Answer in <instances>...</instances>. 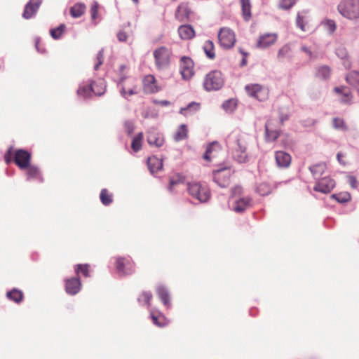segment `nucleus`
Masks as SVG:
<instances>
[{
    "label": "nucleus",
    "instance_id": "1",
    "mask_svg": "<svg viewBox=\"0 0 359 359\" xmlns=\"http://www.w3.org/2000/svg\"><path fill=\"white\" fill-rule=\"evenodd\" d=\"M226 144L235 161L239 163L247 162L248 157L246 152V141L243 135L235 133L231 134L226 140Z\"/></svg>",
    "mask_w": 359,
    "mask_h": 359
},
{
    "label": "nucleus",
    "instance_id": "2",
    "mask_svg": "<svg viewBox=\"0 0 359 359\" xmlns=\"http://www.w3.org/2000/svg\"><path fill=\"white\" fill-rule=\"evenodd\" d=\"M243 192V189L240 186H236L232 189L233 203L231 209L237 212H243L245 210L252 206V198L249 196L238 197Z\"/></svg>",
    "mask_w": 359,
    "mask_h": 359
},
{
    "label": "nucleus",
    "instance_id": "3",
    "mask_svg": "<svg viewBox=\"0 0 359 359\" xmlns=\"http://www.w3.org/2000/svg\"><path fill=\"white\" fill-rule=\"evenodd\" d=\"M339 13L349 20L359 18V0H341L337 6Z\"/></svg>",
    "mask_w": 359,
    "mask_h": 359
},
{
    "label": "nucleus",
    "instance_id": "4",
    "mask_svg": "<svg viewBox=\"0 0 359 359\" xmlns=\"http://www.w3.org/2000/svg\"><path fill=\"white\" fill-rule=\"evenodd\" d=\"M224 78L221 72L211 71L207 74L203 81V87L207 91L218 90L224 86Z\"/></svg>",
    "mask_w": 359,
    "mask_h": 359
},
{
    "label": "nucleus",
    "instance_id": "5",
    "mask_svg": "<svg viewBox=\"0 0 359 359\" xmlns=\"http://www.w3.org/2000/svg\"><path fill=\"white\" fill-rule=\"evenodd\" d=\"M154 63L158 70L167 69L170 62L171 51L165 46H161L154 50Z\"/></svg>",
    "mask_w": 359,
    "mask_h": 359
},
{
    "label": "nucleus",
    "instance_id": "6",
    "mask_svg": "<svg viewBox=\"0 0 359 359\" xmlns=\"http://www.w3.org/2000/svg\"><path fill=\"white\" fill-rule=\"evenodd\" d=\"M187 189L189 194L201 203L206 202L210 196V191L205 184L197 182L189 183Z\"/></svg>",
    "mask_w": 359,
    "mask_h": 359
},
{
    "label": "nucleus",
    "instance_id": "7",
    "mask_svg": "<svg viewBox=\"0 0 359 359\" xmlns=\"http://www.w3.org/2000/svg\"><path fill=\"white\" fill-rule=\"evenodd\" d=\"M245 90L250 97L259 101H264L269 97L268 88L257 83L248 84L245 86Z\"/></svg>",
    "mask_w": 359,
    "mask_h": 359
},
{
    "label": "nucleus",
    "instance_id": "8",
    "mask_svg": "<svg viewBox=\"0 0 359 359\" xmlns=\"http://www.w3.org/2000/svg\"><path fill=\"white\" fill-rule=\"evenodd\" d=\"M124 79L125 76H121L118 82V86L121 96L125 99L128 100L130 96L137 95L139 93V88L135 79H129V81L131 83V88H128V83H125Z\"/></svg>",
    "mask_w": 359,
    "mask_h": 359
},
{
    "label": "nucleus",
    "instance_id": "9",
    "mask_svg": "<svg viewBox=\"0 0 359 359\" xmlns=\"http://www.w3.org/2000/svg\"><path fill=\"white\" fill-rule=\"evenodd\" d=\"M218 39L220 46L224 49L232 48L236 42L234 32L227 27L220 29L218 33Z\"/></svg>",
    "mask_w": 359,
    "mask_h": 359
},
{
    "label": "nucleus",
    "instance_id": "10",
    "mask_svg": "<svg viewBox=\"0 0 359 359\" xmlns=\"http://www.w3.org/2000/svg\"><path fill=\"white\" fill-rule=\"evenodd\" d=\"M180 74L184 80H189L194 76V62L190 57L184 56L181 58Z\"/></svg>",
    "mask_w": 359,
    "mask_h": 359
},
{
    "label": "nucleus",
    "instance_id": "11",
    "mask_svg": "<svg viewBox=\"0 0 359 359\" xmlns=\"http://www.w3.org/2000/svg\"><path fill=\"white\" fill-rule=\"evenodd\" d=\"M143 89L145 93L152 94L159 92L162 88L158 85L155 77L149 74L143 79Z\"/></svg>",
    "mask_w": 359,
    "mask_h": 359
},
{
    "label": "nucleus",
    "instance_id": "12",
    "mask_svg": "<svg viewBox=\"0 0 359 359\" xmlns=\"http://www.w3.org/2000/svg\"><path fill=\"white\" fill-rule=\"evenodd\" d=\"M277 39L278 34L276 33L264 34L258 38L256 46L260 49H266L273 45L277 41Z\"/></svg>",
    "mask_w": 359,
    "mask_h": 359
},
{
    "label": "nucleus",
    "instance_id": "13",
    "mask_svg": "<svg viewBox=\"0 0 359 359\" xmlns=\"http://www.w3.org/2000/svg\"><path fill=\"white\" fill-rule=\"evenodd\" d=\"M335 186V182L334 180L331 179L329 177H325L320 179L313 189L316 191H319L323 194H327L330 192Z\"/></svg>",
    "mask_w": 359,
    "mask_h": 359
},
{
    "label": "nucleus",
    "instance_id": "14",
    "mask_svg": "<svg viewBox=\"0 0 359 359\" xmlns=\"http://www.w3.org/2000/svg\"><path fill=\"white\" fill-rule=\"evenodd\" d=\"M213 180L221 187H226L229 184V170H217L213 172Z\"/></svg>",
    "mask_w": 359,
    "mask_h": 359
},
{
    "label": "nucleus",
    "instance_id": "15",
    "mask_svg": "<svg viewBox=\"0 0 359 359\" xmlns=\"http://www.w3.org/2000/svg\"><path fill=\"white\" fill-rule=\"evenodd\" d=\"M30 154L25 150L19 149L15 154V163L21 169L28 167L30 161Z\"/></svg>",
    "mask_w": 359,
    "mask_h": 359
},
{
    "label": "nucleus",
    "instance_id": "16",
    "mask_svg": "<svg viewBox=\"0 0 359 359\" xmlns=\"http://www.w3.org/2000/svg\"><path fill=\"white\" fill-rule=\"evenodd\" d=\"M147 142L150 146L161 147L164 144V137L156 129L151 128L148 131Z\"/></svg>",
    "mask_w": 359,
    "mask_h": 359
},
{
    "label": "nucleus",
    "instance_id": "17",
    "mask_svg": "<svg viewBox=\"0 0 359 359\" xmlns=\"http://www.w3.org/2000/svg\"><path fill=\"white\" fill-rule=\"evenodd\" d=\"M41 0H29L25 5L22 17L25 19H30L35 15L41 4Z\"/></svg>",
    "mask_w": 359,
    "mask_h": 359
},
{
    "label": "nucleus",
    "instance_id": "18",
    "mask_svg": "<svg viewBox=\"0 0 359 359\" xmlns=\"http://www.w3.org/2000/svg\"><path fill=\"white\" fill-rule=\"evenodd\" d=\"M116 270L120 275L130 274L133 271V264L124 258L118 257L116 259Z\"/></svg>",
    "mask_w": 359,
    "mask_h": 359
},
{
    "label": "nucleus",
    "instance_id": "19",
    "mask_svg": "<svg viewBox=\"0 0 359 359\" xmlns=\"http://www.w3.org/2000/svg\"><path fill=\"white\" fill-rule=\"evenodd\" d=\"M81 282L78 278H72L66 280L65 290L67 293L74 295L81 290Z\"/></svg>",
    "mask_w": 359,
    "mask_h": 359
},
{
    "label": "nucleus",
    "instance_id": "20",
    "mask_svg": "<svg viewBox=\"0 0 359 359\" xmlns=\"http://www.w3.org/2000/svg\"><path fill=\"white\" fill-rule=\"evenodd\" d=\"M275 158L277 165L280 168H287L290 165L291 156L288 153L285 151H276L275 154Z\"/></svg>",
    "mask_w": 359,
    "mask_h": 359
},
{
    "label": "nucleus",
    "instance_id": "21",
    "mask_svg": "<svg viewBox=\"0 0 359 359\" xmlns=\"http://www.w3.org/2000/svg\"><path fill=\"white\" fill-rule=\"evenodd\" d=\"M191 13V11L189 4L187 3H182L177 8L175 16L179 20L183 21L190 17Z\"/></svg>",
    "mask_w": 359,
    "mask_h": 359
},
{
    "label": "nucleus",
    "instance_id": "22",
    "mask_svg": "<svg viewBox=\"0 0 359 359\" xmlns=\"http://www.w3.org/2000/svg\"><path fill=\"white\" fill-rule=\"evenodd\" d=\"M180 37L183 40H189L194 37L195 32L191 25H181L178 28Z\"/></svg>",
    "mask_w": 359,
    "mask_h": 359
},
{
    "label": "nucleus",
    "instance_id": "23",
    "mask_svg": "<svg viewBox=\"0 0 359 359\" xmlns=\"http://www.w3.org/2000/svg\"><path fill=\"white\" fill-rule=\"evenodd\" d=\"M147 165L150 172L154 174L162 169L163 161L161 158L152 156L148 158Z\"/></svg>",
    "mask_w": 359,
    "mask_h": 359
},
{
    "label": "nucleus",
    "instance_id": "24",
    "mask_svg": "<svg viewBox=\"0 0 359 359\" xmlns=\"http://www.w3.org/2000/svg\"><path fill=\"white\" fill-rule=\"evenodd\" d=\"M334 91L341 94L340 101L344 104H349L351 102L352 95L350 90L345 87H336Z\"/></svg>",
    "mask_w": 359,
    "mask_h": 359
},
{
    "label": "nucleus",
    "instance_id": "25",
    "mask_svg": "<svg viewBox=\"0 0 359 359\" xmlns=\"http://www.w3.org/2000/svg\"><path fill=\"white\" fill-rule=\"evenodd\" d=\"M292 57V48L289 43L283 45L278 51L277 58L280 61H283L286 58Z\"/></svg>",
    "mask_w": 359,
    "mask_h": 359
},
{
    "label": "nucleus",
    "instance_id": "26",
    "mask_svg": "<svg viewBox=\"0 0 359 359\" xmlns=\"http://www.w3.org/2000/svg\"><path fill=\"white\" fill-rule=\"evenodd\" d=\"M106 85L103 80L90 83V90L95 95L100 96L105 92Z\"/></svg>",
    "mask_w": 359,
    "mask_h": 359
},
{
    "label": "nucleus",
    "instance_id": "27",
    "mask_svg": "<svg viewBox=\"0 0 359 359\" xmlns=\"http://www.w3.org/2000/svg\"><path fill=\"white\" fill-rule=\"evenodd\" d=\"M157 293L164 305L169 308L170 306V302L168 290L163 286H158L157 288Z\"/></svg>",
    "mask_w": 359,
    "mask_h": 359
},
{
    "label": "nucleus",
    "instance_id": "28",
    "mask_svg": "<svg viewBox=\"0 0 359 359\" xmlns=\"http://www.w3.org/2000/svg\"><path fill=\"white\" fill-rule=\"evenodd\" d=\"M86 11V6L83 3H76L70 8V14L73 18L81 17Z\"/></svg>",
    "mask_w": 359,
    "mask_h": 359
},
{
    "label": "nucleus",
    "instance_id": "29",
    "mask_svg": "<svg viewBox=\"0 0 359 359\" xmlns=\"http://www.w3.org/2000/svg\"><path fill=\"white\" fill-rule=\"evenodd\" d=\"M346 81L359 91V72L353 71L349 72L346 77Z\"/></svg>",
    "mask_w": 359,
    "mask_h": 359
},
{
    "label": "nucleus",
    "instance_id": "30",
    "mask_svg": "<svg viewBox=\"0 0 359 359\" xmlns=\"http://www.w3.org/2000/svg\"><path fill=\"white\" fill-rule=\"evenodd\" d=\"M203 49L206 55V56L213 60L215 57V46L212 41L208 40L205 41Z\"/></svg>",
    "mask_w": 359,
    "mask_h": 359
},
{
    "label": "nucleus",
    "instance_id": "31",
    "mask_svg": "<svg viewBox=\"0 0 359 359\" xmlns=\"http://www.w3.org/2000/svg\"><path fill=\"white\" fill-rule=\"evenodd\" d=\"M242 14L245 20L248 21L251 18V4L250 0H241Z\"/></svg>",
    "mask_w": 359,
    "mask_h": 359
},
{
    "label": "nucleus",
    "instance_id": "32",
    "mask_svg": "<svg viewBox=\"0 0 359 359\" xmlns=\"http://www.w3.org/2000/svg\"><path fill=\"white\" fill-rule=\"evenodd\" d=\"M326 165L324 163H318L309 168L311 172L316 179L320 177L324 173Z\"/></svg>",
    "mask_w": 359,
    "mask_h": 359
},
{
    "label": "nucleus",
    "instance_id": "33",
    "mask_svg": "<svg viewBox=\"0 0 359 359\" xmlns=\"http://www.w3.org/2000/svg\"><path fill=\"white\" fill-rule=\"evenodd\" d=\"M27 179H36L39 182L43 181L39 170L37 167L34 165H28L27 167Z\"/></svg>",
    "mask_w": 359,
    "mask_h": 359
},
{
    "label": "nucleus",
    "instance_id": "34",
    "mask_svg": "<svg viewBox=\"0 0 359 359\" xmlns=\"http://www.w3.org/2000/svg\"><path fill=\"white\" fill-rule=\"evenodd\" d=\"M143 140V133H139L134 137L131 143L132 149L135 152L139 151L142 149V144Z\"/></svg>",
    "mask_w": 359,
    "mask_h": 359
},
{
    "label": "nucleus",
    "instance_id": "35",
    "mask_svg": "<svg viewBox=\"0 0 359 359\" xmlns=\"http://www.w3.org/2000/svg\"><path fill=\"white\" fill-rule=\"evenodd\" d=\"M187 128L185 124H182L177 131L174 135V139L176 142H180L187 138Z\"/></svg>",
    "mask_w": 359,
    "mask_h": 359
},
{
    "label": "nucleus",
    "instance_id": "36",
    "mask_svg": "<svg viewBox=\"0 0 359 359\" xmlns=\"http://www.w3.org/2000/svg\"><path fill=\"white\" fill-rule=\"evenodd\" d=\"M7 297L11 300L16 303H20L23 297V294L21 291L13 289V290L7 292Z\"/></svg>",
    "mask_w": 359,
    "mask_h": 359
},
{
    "label": "nucleus",
    "instance_id": "37",
    "mask_svg": "<svg viewBox=\"0 0 359 359\" xmlns=\"http://www.w3.org/2000/svg\"><path fill=\"white\" fill-rule=\"evenodd\" d=\"M198 108V104L196 102H191L186 107L181 108L180 112L184 116H188L192 112L196 111Z\"/></svg>",
    "mask_w": 359,
    "mask_h": 359
},
{
    "label": "nucleus",
    "instance_id": "38",
    "mask_svg": "<svg viewBox=\"0 0 359 359\" xmlns=\"http://www.w3.org/2000/svg\"><path fill=\"white\" fill-rule=\"evenodd\" d=\"M65 29L66 25L65 24H61L57 27L51 29L50 30V34L54 39H59L65 32Z\"/></svg>",
    "mask_w": 359,
    "mask_h": 359
},
{
    "label": "nucleus",
    "instance_id": "39",
    "mask_svg": "<svg viewBox=\"0 0 359 359\" xmlns=\"http://www.w3.org/2000/svg\"><path fill=\"white\" fill-rule=\"evenodd\" d=\"M331 197L340 203H344L351 200V195L348 192H341L336 194H332Z\"/></svg>",
    "mask_w": 359,
    "mask_h": 359
},
{
    "label": "nucleus",
    "instance_id": "40",
    "mask_svg": "<svg viewBox=\"0 0 359 359\" xmlns=\"http://www.w3.org/2000/svg\"><path fill=\"white\" fill-rule=\"evenodd\" d=\"M236 106L237 101L234 99H229L228 100H226L222 104V108L224 109V110L229 113L233 112L236 109Z\"/></svg>",
    "mask_w": 359,
    "mask_h": 359
},
{
    "label": "nucleus",
    "instance_id": "41",
    "mask_svg": "<svg viewBox=\"0 0 359 359\" xmlns=\"http://www.w3.org/2000/svg\"><path fill=\"white\" fill-rule=\"evenodd\" d=\"M257 192L261 196H266L271 191V186L266 182L260 183L257 187Z\"/></svg>",
    "mask_w": 359,
    "mask_h": 359
},
{
    "label": "nucleus",
    "instance_id": "42",
    "mask_svg": "<svg viewBox=\"0 0 359 359\" xmlns=\"http://www.w3.org/2000/svg\"><path fill=\"white\" fill-rule=\"evenodd\" d=\"M92 93L90 90V83L88 86L81 85L79 86L77 90V94L79 97L87 98Z\"/></svg>",
    "mask_w": 359,
    "mask_h": 359
},
{
    "label": "nucleus",
    "instance_id": "43",
    "mask_svg": "<svg viewBox=\"0 0 359 359\" xmlns=\"http://www.w3.org/2000/svg\"><path fill=\"white\" fill-rule=\"evenodd\" d=\"M100 200L103 205H109L112 202V195L106 189H103L100 193Z\"/></svg>",
    "mask_w": 359,
    "mask_h": 359
},
{
    "label": "nucleus",
    "instance_id": "44",
    "mask_svg": "<svg viewBox=\"0 0 359 359\" xmlns=\"http://www.w3.org/2000/svg\"><path fill=\"white\" fill-rule=\"evenodd\" d=\"M151 317L152 318L154 324L157 326L163 327L168 323L166 318L163 315L156 316L152 312L151 313Z\"/></svg>",
    "mask_w": 359,
    "mask_h": 359
},
{
    "label": "nucleus",
    "instance_id": "45",
    "mask_svg": "<svg viewBox=\"0 0 359 359\" xmlns=\"http://www.w3.org/2000/svg\"><path fill=\"white\" fill-rule=\"evenodd\" d=\"M330 74V69L327 66L319 67L317 69L316 75L318 77L326 79L329 78Z\"/></svg>",
    "mask_w": 359,
    "mask_h": 359
},
{
    "label": "nucleus",
    "instance_id": "46",
    "mask_svg": "<svg viewBox=\"0 0 359 359\" xmlns=\"http://www.w3.org/2000/svg\"><path fill=\"white\" fill-rule=\"evenodd\" d=\"M333 127L339 130L346 131L348 130V127L346 125L344 119L340 118H334L332 121Z\"/></svg>",
    "mask_w": 359,
    "mask_h": 359
},
{
    "label": "nucleus",
    "instance_id": "47",
    "mask_svg": "<svg viewBox=\"0 0 359 359\" xmlns=\"http://www.w3.org/2000/svg\"><path fill=\"white\" fill-rule=\"evenodd\" d=\"M266 137L269 141H275L279 137V132L277 130H271L269 128V123L266 124Z\"/></svg>",
    "mask_w": 359,
    "mask_h": 359
},
{
    "label": "nucleus",
    "instance_id": "48",
    "mask_svg": "<svg viewBox=\"0 0 359 359\" xmlns=\"http://www.w3.org/2000/svg\"><path fill=\"white\" fill-rule=\"evenodd\" d=\"M325 29L330 33L332 34L334 32L337 28V25L335 22L333 20H325L323 22Z\"/></svg>",
    "mask_w": 359,
    "mask_h": 359
},
{
    "label": "nucleus",
    "instance_id": "49",
    "mask_svg": "<svg viewBox=\"0 0 359 359\" xmlns=\"http://www.w3.org/2000/svg\"><path fill=\"white\" fill-rule=\"evenodd\" d=\"M88 267V264H78L75 266V272L76 274H79L81 271L85 277H88L90 276Z\"/></svg>",
    "mask_w": 359,
    "mask_h": 359
},
{
    "label": "nucleus",
    "instance_id": "50",
    "mask_svg": "<svg viewBox=\"0 0 359 359\" xmlns=\"http://www.w3.org/2000/svg\"><path fill=\"white\" fill-rule=\"evenodd\" d=\"M152 297V294L149 292H144L139 297H138V302L140 303H142L144 302L145 304H148L149 306L150 300Z\"/></svg>",
    "mask_w": 359,
    "mask_h": 359
},
{
    "label": "nucleus",
    "instance_id": "51",
    "mask_svg": "<svg viewBox=\"0 0 359 359\" xmlns=\"http://www.w3.org/2000/svg\"><path fill=\"white\" fill-rule=\"evenodd\" d=\"M158 116V112L151 108H148L146 111L142 113V116L144 118H156Z\"/></svg>",
    "mask_w": 359,
    "mask_h": 359
},
{
    "label": "nucleus",
    "instance_id": "52",
    "mask_svg": "<svg viewBox=\"0 0 359 359\" xmlns=\"http://www.w3.org/2000/svg\"><path fill=\"white\" fill-rule=\"evenodd\" d=\"M295 3V0H280V7L283 9L290 8Z\"/></svg>",
    "mask_w": 359,
    "mask_h": 359
},
{
    "label": "nucleus",
    "instance_id": "53",
    "mask_svg": "<svg viewBox=\"0 0 359 359\" xmlns=\"http://www.w3.org/2000/svg\"><path fill=\"white\" fill-rule=\"evenodd\" d=\"M97 63L95 65L94 69L97 70L99 67L102 64L103 60H104V50L103 49H101L97 55Z\"/></svg>",
    "mask_w": 359,
    "mask_h": 359
},
{
    "label": "nucleus",
    "instance_id": "54",
    "mask_svg": "<svg viewBox=\"0 0 359 359\" xmlns=\"http://www.w3.org/2000/svg\"><path fill=\"white\" fill-rule=\"evenodd\" d=\"M218 144L217 142H212L210 144L206 149L205 153L203 155V158L205 160L210 161L211 158L210 154L212 152V149L213 147H217Z\"/></svg>",
    "mask_w": 359,
    "mask_h": 359
},
{
    "label": "nucleus",
    "instance_id": "55",
    "mask_svg": "<svg viewBox=\"0 0 359 359\" xmlns=\"http://www.w3.org/2000/svg\"><path fill=\"white\" fill-rule=\"evenodd\" d=\"M182 182H183V179L180 176H177V179H174V178L170 179V187H169L170 191H171L172 190V188L175 185H177L178 184H180V183H182Z\"/></svg>",
    "mask_w": 359,
    "mask_h": 359
},
{
    "label": "nucleus",
    "instance_id": "56",
    "mask_svg": "<svg viewBox=\"0 0 359 359\" xmlns=\"http://www.w3.org/2000/svg\"><path fill=\"white\" fill-rule=\"evenodd\" d=\"M126 130L129 135H131L135 129L134 123L131 121H127L124 123Z\"/></svg>",
    "mask_w": 359,
    "mask_h": 359
},
{
    "label": "nucleus",
    "instance_id": "57",
    "mask_svg": "<svg viewBox=\"0 0 359 359\" xmlns=\"http://www.w3.org/2000/svg\"><path fill=\"white\" fill-rule=\"evenodd\" d=\"M91 18L95 20L98 14V4L95 2L90 8Z\"/></svg>",
    "mask_w": 359,
    "mask_h": 359
},
{
    "label": "nucleus",
    "instance_id": "58",
    "mask_svg": "<svg viewBox=\"0 0 359 359\" xmlns=\"http://www.w3.org/2000/svg\"><path fill=\"white\" fill-rule=\"evenodd\" d=\"M128 35L123 31L119 32L117 34V39L121 42H125L127 41Z\"/></svg>",
    "mask_w": 359,
    "mask_h": 359
},
{
    "label": "nucleus",
    "instance_id": "59",
    "mask_svg": "<svg viewBox=\"0 0 359 359\" xmlns=\"http://www.w3.org/2000/svg\"><path fill=\"white\" fill-rule=\"evenodd\" d=\"M336 54L341 59H345L347 56L346 50L343 48H337L336 50Z\"/></svg>",
    "mask_w": 359,
    "mask_h": 359
},
{
    "label": "nucleus",
    "instance_id": "60",
    "mask_svg": "<svg viewBox=\"0 0 359 359\" xmlns=\"http://www.w3.org/2000/svg\"><path fill=\"white\" fill-rule=\"evenodd\" d=\"M348 182L351 186V187L355 189L358 187V181L356 178L353 176H348Z\"/></svg>",
    "mask_w": 359,
    "mask_h": 359
},
{
    "label": "nucleus",
    "instance_id": "61",
    "mask_svg": "<svg viewBox=\"0 0 359 359\" xmlns=\"http://www.w3.org/2000/svg\"><path fill=\"white\" fill-rule=\"evenodd\" d=\"M297 25L302 30H305L304 25L303 24V18L300 17V15H298L297 18Z\"/></svg>",
    "mask_w": 359,
    "mask_h": 359
},
{
    "label": "nucleus",
    "instance_id": "62",
    "mask_svg": "<svg viewBox=\"0 0 359 359\" xmlns=\"http://www.w3.org/2000/svg\"><path fill=\"white\" fill-rule=\"evenodd\" d=\"M154 102L156 104H158L161 106H169L170 104V102L168 100H155Z\"/></svg>",
    "mask_w": 359,
    "mask_h": 359
},
{
    "label": "nucleus",
    "instance_id": "63",
    "mask_svg": "<svg viewBox=\"0 0 359 359\" xmlns=\"http://www.w3.org/2000/svg\"><path fill=\"white\" fill-rule=\"evenodd\" d=\"M301 49L302 51H304L306 54H308L309 55V57H311L312 53H311V50L306 46H302Z\"/></svg>",
    "mask_w": 359,
    "mask_h": 359
},
{
    "label": "nucleus",
    "instance_id": "64",
    "mask_svg": "<svg viewBox=\"0 0 359 359\" xmlns=\"http://www.w3.org/2000/svg\"><path fill=\"white\" fill-rule=\"evenodd\" d=\"M343 156L341 153H338L337 155V159L340 163L345 164L344 162H342L341 158Z\"/></svg>",
    "mask_w": 359,
    "mask_h": 359
}]
</instances>
